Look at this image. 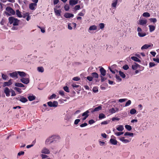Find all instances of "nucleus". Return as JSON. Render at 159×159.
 Returning a JSON list of instances; mask_svg holds the SVG:
<instances>
[{
	"mask_svg": "<svg viewBox=\"0 0 159 159\" xmlns=\"http://www.w3.org/2000/svg\"><path fill=\"white\" fill-rule=\"evenodd\" d=\"M9 23L10 24H13V26L18 25L20 20L13 16H11L8 18Z\"/></svg>",
	"mask_w": 159,
	"mask_h": 159,
	"instance_id": "nucleus-1",
	"label": "nucleus"
},
{
	"mask_svg": "<svg viewBox=\"0 0 159 159\" xmlns=\"http://www.w3.org/2000/svg\"><path fill=\"white\" fill-rule=\"evenodd\" d=\"M47 104L50 107H57L58 105V102L56 101H54L52 102L51 101L48 102Z\"/></svg>",
	"mask_w": 159,
	"mask_h": 159,
	"instance_id": "nucleus-4",
	"label": "nucleus"
},
{
	"mask_svg": "<svg viewBox=\"0 0 159 159\" xmlns=\"http://www.w3.org/2000/svg\"><path fill=\"white\" fill-rule=\"evenodd\" d=\"M124 133L123 132H116L115 134L117 136H120L121 134H122Z\"/></svg>",
	"mask_w": 159,
	"mask_h": 159,
	"instance_id": "nucleus-56",
	"label": "nucleus"
},
{
	"mask_svg": "<svg viewBox=\"0 0 159 159\" xmlns=\"http://www.w3.org/2000/svg\"><path fill=\"white\" fill-rule=\"evenodd\" d=\"M5 21H6V19L5 18H3L2 19L1 21L0 22V24L2 25H3L5 24Z\"/></svg>",
	"mask_w": 159,
	"mask_h": 159,
	"instance_id": "nucleus-43",
	"label": "nucleus"
},
{
	"mask_svg": "<svg viewBox=\"0 0 159 159\" xmlns=\"http://www.w3.org/2000/svg\"><path fill=\"white\" fill-rule=\"evenodd\" d=\"M64 9L65 11H68L69 9V7L68 5H66L64 6Z\"/></svg>",
	"mask_w": 159,
	"mask_h": 159,
	"instance_id": "nucleus-52",
	"label": "nucleus"
},
{
	"mask_svg": "<svg viewBox=\"0 0 159 159\" xmlns=\"http://www.w3.org/2000/svg\"><path fill=\"white\" fill-rule=\"evenodd\" d=\"M134 135V134L132 133H129V132H126L125 134V136H133Z\"/></svg>",
	"mask_w": 159,
	"mask_h": 159,
	"instance_id": "nucleus-39",
	"label": "nucleus"
},
{
	"mask_svg": "<svg viewBox=\"0 0 159 159\" xmlns=\"http://www.w3.org/2000/svg\"><path fill=\"white\" fill-rule=\"evenodd\" d=\"M10 75L12 77H16L17 78V73L16 72H13L12 73H10Z\"/></svg>",
	"mask_w": 159,
	"mask_h": 159,
	"instance_id": "nucleus-23",
	"label": "nucleus"
},
{
	"mask_svg": "<svg viewBox=\"0 0 159 159\" xmlns=\"http://www.w3.org/2000/svg\"><path fill=\"white\" fill-rule=\"evenodd\" d=\"M87 125H88V124L87 123H84L81 124L80 125V126L81 127H85V126H87Z\"/></svg>",
	"mask_w": 159,
	"mask_h": 159,
	"instance_id": "nucleus-64",
	"label": "nucleus"
},
{
	"mask_svg": "<svg viewBox=\"0 0 159 159\" xmlns=\"http://www.w3.org/2000/svg\"><path fill=\"white\" fill-rule=\"evenodd\" d=\"M35 98L36 97L35 96L33 95H29L28 97V98L29 100L30 101H31L34 100L35 99Z\"/></svg>",
	"mask_w": 159,
	"mask_h": 159,
	"instance_id": "nucleus-19",
	"label": "nucleus"
},
{
	"mask_svg": "<svg viewBox=\"0 0 159 159\" xmlns=\"http://www.w3.org/2000/svg\"><path fill=\"white\" fill-rule=\"evenodd\" d=\"M59 139V136H58L53 135L46 139V143L47 144H50L54 141H57Z\"/></svg>",
	"mask_w": 159,
	"mask_h": 159,
	"instance_id": "nucleus-3",
	"label": "nucleus"
},
{
	"mask_svg": "<svg viewBox=\"0 0 159 159\" xmlns=\"http://www.w3.org/2000/svg\"><path fill=\"white\" fill-rule=\"evenodd\" d=\"M63 89H64V90L66 92H68V93L70 91L69 90V88L67 86H66L64 87H63Z\"/></svg>",
	"mask_w": 159,
	"mask_h": 159,
	"instance_id": "nucleus-47",
	"label": "nucleus"
},
{
	"mask_svg": "<svg viewBox=\"0 0 159 159\" xmlns=\"http://www.w3.org/2000/svg\"><path fill=\"white\" fill-rule=\"evenodd\" d=\"M138 34L139 36L140 37H144L146 35L145 33H142L140 32H139Z\"/></svg>",
	"mask_w": 159,
	"mask_h": 159,
	"instance_id": "nucleus-41",
	"label": "nucleus"
},
{
	"mask_svg": "<svg viewBox=\"0 0 159 159\" xmlns=\"http://www.w3.org/2000/svg\"><path fill=\"white\" fill-rule=\"evenodd\" d=\"M64 92L62 90H60L59 92V94L61 95L62 96H64Z\"/></svg>",
	"mask_w": 159,
	"mask_h": 159,
	"instance_id": "nucleus-62",
	"label": "nucleus"
},
{
	"mask_svg": "<svg viewBox=\"0 0 159 159\" xmlns=\"http://www.w3.org/2000/svg\"><path fill=\"white\" fill-rule=\"evenodd\" d=\"M37 6V4L32 3L29 4V8L30 9L32 10H34L35 9Z\"/></svg>",
	"mask_w": 159,
	"mask_h": 159,
	"instance_id": "nucleus-6",
	"label": "nucleus"
},
{
	"mask_svg": "<svg viewBox=\"0 0 159 159\" xmlns=\"http://www.w3.org/2000/svg\"><path fill=\"white\" fill-rule=\"evenodd\" d=\"M93 91L94 93H96L98 91L97 87H94L93 89Z\"/></svg>",
	"mask_w": 159,
	"mask_h": 159,
	"instance_id": "nucleus-48",
	"label": "nucleus"
},
{
	"mask_svg": "<svg viewBox=\"0 0 159 159\" xmlns=\"http://www.w3.org/2000/svg\"><path fill=\"white\" fill-rule=\"evenodd\" d=\"M80 121V120L79 119H76L75 120L74 122V124L77 125L78 124L79 122Z\"/></svg>",
	"mask_w": 159,
	"mask_h": 159,
	"instance_id": "nucleus-60",
	"label": "nucleus"
},
{
	"mask_svg": "<svg viewBox=\"0 0 159 159\" xmlns=\"http://www.w3.org/2000/svg\"><path fill=\"white\" fill-rule=\"evenodd\" d=\"M16 15L19 17H21L22 16L21 14V12L18 9L16 10Z\"/></svg>",
	"mask_w": 159,
	"mask_h": 159,
	"instance_id": "nucleus-27",
	"label": "nucleus"
},
{
	"mask_svg": "<svg viewBox=\"0 0 159 159\" xmlns=\"http://www.w3.org/2000/svg\"><path fill=\"white\" fill-rule=\"evenodd\" d=\"M2 78L4 80H6L8 78V76L6 75H5L3 74H2Z\"/></svg>",
	"mask_w": 159,
	"mask_h": 159,
	"instance_id": "nucleus-44",
	"label": "nucleus"
},
{
	"mask_svg": "<svg viewBox=\"0 0 159 159\" xmlns=\"http://www.w3.org/2000/svg\"><path fill=\"white\" fill-rule=\"evenodd\" d=\"M110 142L111 144L114 145H116L117 143V141L116 139H110Z\"/></svg>",
	"mask_w": 159,
	"mask_h": 159,
	"instance_id": "nucleus-18",
	"label": "nucleus"
},
{
	"mask_svg": "<svg viewBox=\"0 0 159 159\" xmlns=\"http://www.w3.org/2000/svg\"><path fill=\"white\" fill-rule=\"evenodd\" d=\"M87 79L89 81H91L92 80L93 78L91 76H88L87 77Z\"/></svg>",
	"mask_w": 159,
	"mask_h": 159,
	"instance_id": "nucleus-54",
	"label": "nucleus"
},
{
	"mask_svg": "<svg viewBox=\"0 0 159 159\" xmlns=\"http://www.w3.org/2000/svg\"><path fill=\"white\" fill-rule=\"evenodd\" d=\"M119 73L120 75L123 78H125V75L121 71H119Z\"/></svg>",
	"mask_w": 159,
	"mask_h": 159,
	"instance_id": "nucleus-36",
	"label": "nucleus"
},
{
	"mask_svg": "<svg viewBox=\"0 0 159 159\" xmlns=\"http://www.w3.org/2000/svg\"><path fill=\"white\" fill-rule=\"evenodd\" d=\"M103 76H101V82H104L105 80L107 79L106 78H105V77H104Z\"/></svg>",
	"mask_w": 159,
	"mask_h": 159,
	"instance_id": "nucleus-59",
	"label": "nucleus"
},
{
	"mask_svg": "<svg viewBox=\"0 0 159 159\" xmlns=\"http://www.w3.org/2000/svg\"><path fill=\"white\" fill-rule=\"evenodd\" d=\"M120 140L125 143H127L129 142V140L128 139H125L124 137H122L120 138Z\"/></svg>",
	"mask_w": 159,
	"mask_h": 159,
	"instance_id": "nucleus-29",
	"label": "nucleus"
},
{
	"mask_svg": "<svg viewBox=\"0 0 159 159\" xmlns=\"http://www.w3.org/2000/svg\"><path fill=\"white\" fill-rule=\"evenodd\" d=\"M117 129H124V126L123 125H119L116 128Z\"/></svg>",
	"mask_w": 159,
	"mask_h": 159,
	"instance_id": "nucleus-42",
	"label": "nucleus"
},
{
	"mask_svg": "<svg viewBox=\"0 0 159 159\" xmlns=\"http://www.w3.org/2000/svg\"><path fill=\"white\" fill-rule=\"evenodd\" d=\"M56 95L55 94H53L51 96H50L49 98V99H53V98H55L56 97Z\"/></svg>",
	"mask_w": 159,
	"mask_h": 159,
	"instance_id": "nucleus-61",
	"label": "nucleus"
},
{
	"mask_svg": "<svg viewBox=\"0 0 159 159\" xmlns=\"http://www.w3.org/2000/svg\"><path fill=\"white\" fill-rule=\"evenodd\" d=\"M136 112V110L134 108L130 110V113L131 114H135Z\"/></svg>",
	"mask_w": 159,
	"mask_h": 159,
	"instance_id": "nucleus-37",
	"label": "nucleus"
},
{
	"mask_svg": "<svg viewBox=\"0 0 159 159\" xmlns=\"http://www.w3.org/2000/svg\"><path fill=\"white\" fill-rule=\"evenodd\" d=\"M21 81L24 84H27L30 82L28 78H22L20 79Z\"/></svg>",
	"mask_w": 159,
	"mask_h": 159,
	"instance_id": "nucleus-9",
	"label": "nucleus"
},
{
	"mask_svg": "<svg viewBox=\"0 0 159 159\" xmlns=\"http://www.w3.org/2000/svg\"><path fill=\"white\" fill-rule=\"evenodd\" d=\"M20 101L23 103L26 102L28 101L27 99L25 97H21L19 100Z\"/></svg>",
	"mask_w": 159,
	"mask_h": 159,
	"instance_id": "nucleus-22",
	"label": "nucleus"
},
{
	"mask_svg": "<svg viewBox=\"0 0 159 159\" xmlns=\"http://www.w3.org/2000/svg\"><path fill=\"white\" fill-rule=\"evenodd\" d=\"M149 67L151 68L153 66H154L156 65V64L154 63L150 62L149 63Z\"/></svg>",
	"mask_w": 159,
	"mask_h": 159,
	"instance_id": "nucleus-49",
	"label": "nucleus"
},
{
	"mask_svg": "<svg viewBox=\"0 0 159 159\" xmlns=\"http://www.w3.org/2000/svg\"><path fill=\"white\" fill-rule=\"evenodd\" d=\"M125 128L127 129H132V127L131 126L128 125H126L125 126Z\"/></svg>",
	"mask_w": 159,
	"mask_h": 159,
	"instance_id": "nucleus-53",
	"label": "nucleus"
},
{
	"mask_svg": "<svg viewBox=\"0 0 159 159\" xmlns=\"http://www.w3.org/2000/svg\"><path fill=\"white\" fill-rule=\"evenodd\" d=\"M102 107L101 106H99L98 107L95 108L94 109H90L89 110H90L91 112H93L95 111H98L99 110H101Z\"/></svg>",
	"mask_w": 159,
	"mask_h": 159,
	"instance_id": "nucleus-8",
	"label": "nucleus"
},
{
	"mask_svg": "<svg viewBox=\"0 0 159 159\" xmlns=\"http://www.w3.org/2000/svg\"><path fill=\"white\" fill-rule=\"evenodd\" d=\"M99 70L101 74L102 75L101 76H104L106 74V70L104 68L102 67Z\"/></svg>",
	"mask_w": 159,
	"mask_h": 159,
	"instance_id": "nucleus-11",
	"label": "nucleus"
},
{
	"mask_svg": "<svg viewBox=\"0 0 159 159\" xmlns=\"http://www.w3.org/2000/svg\"><path fill=\"white\" fill-rule=\"evenodd\" d=\"M97 29V27L95 25H93L90 26L89 28V30H95Z\"/></svg>",
	"mask_w": 159,
	"mask_h": 159,
	"instance_id": "nucleus-30",
	"label": "nucleus"
},
{
	"mask_svg": "<svg viewBox=\"0 0 159 159\" xmlns=\"http://www.w3.org/2000/svg\"><path fill=\"white\" fill-rule=\"evenodd\" d=\"M24 153L25 152H24L21 151L18 153L17 155L18 156H20L21 155H24Z\"/></svg>",
	"mask_w": 159,
	"mask_h": 159,
	"instance_id": "nucleus-63",
	"label": "nucleus"
},
{
	"mask_svg": "<svg viewBox=\"0 0 159 159\" xmlns=\"http://www.w3.org/2000/svg\"><path fill=\"white\" fill-rule=\"evenodd\" d=\"M54 11L55 15L57 16H61V10H57L56 9L54 8Z\"/></svg>",
	"mask_w": 159,
	"mask_h": 159,
	"instance_id": "nucleus-15",
	"label": "nucleus"
},
{
	"mask_svg": "<svg viewBox=\"0 0 159 159\" xmlns=\"http://www.w3.org/2000/svg\"><path fill=\"white\" fill-rule=\"evenodd\" d=\"M18 74L21 77H25L26 76V74L23 71H17Z\"/></svg>",
	"mask_w": 159,
	"mask_h": 159,
	"instance_id": "nucleus-21",
	"label": "nucleus"
},
{
	"mask_svg": "<svg viewBox=\"0 0 159 159\" xmlns=\"http://www.w3.org/2000/svg\"><path fill=\"white\" fill-rule=\"evenodd\" d=\"M106 117L105 115L103 113H100L99 114L98 118L99 119H101Z\"/></svg>",
	"mask_w": 159,
	"mask_h": 159,
	"instance_id": "nucleus-33",
	"label": "nucleus"
},
{
	"mask_svg": "<svg viewBox=\"0 0 159 159\" xmlns=\"http://www.w3.org/2000/svg\"><path fill=\"white\" fill-rule=\"evenodd\" d=\"M131 59L132 60L134 61L139 62V63L141 62V61L140 59H139L137 57H131Z\"/></svg>",
	"mask_w": 159,
	"mask_h": 159,
	"instance_id": "nucleus-20",
	"label": "nucleus"
},
{
	"mask_svg": "<svg viewBox=\"0 0 159 159\" xmlns=\"http://www.w3.org/2000/svg\"><path fill=\"white\" fill-rule=\"evenodd\" d=\"M139 24L140 25H144L147 23V20L140 19L139 20Z\"/></svg>",
	"mask_w": 159,
	"mask_h": 159,
	"instance_id": "nucleus-16",
	"label": "nucleus"
},
{
	"mask_svg": "<svg viewBox=\"0 0 159 159\" xmlns=\"http://www.w3.org/2000/svg\"><path fill=\"white\" fill-rule=\"evenodd\" d=\"M99 26L100 28L101 29H102L104 28V24L103 23H100L99 24Z\"/></svg>",
	"mask_w": 159,
	"mask_h": 159,
	"instance_id": "nucleus-46",
	"label": "nucleus"
},
{
	"mask_svg": "<svg viewBox=\"0 0 159 159\" xmlns=\"http://www.w3.org/2000/svg\"><path fill=\"white\" fill-rule=\"evenodd\" d=\"M64 16L66 18H70L74 16V14L71 13H66L64 14Z\"/></svg>",
	"mask_w": 159,
	"mask_h": 159,
	"instance_id": "nucleus-14",
	"label": "nucleus"
},
{
	"mask_svg": "<svg viewBox=\"0 0 159 159\" xmlns=\"http://www.w3.org/2000/svg\"><path fill=\"white\" fill-rule=\"evenodd\" d=\"M110 111L112 113H115L116 112L114 108H112L111 109H110Z\"/></svg>",
	"mask_w": 159,
	"mask_h": 159,
	"instance_id": "nucleus-55",
	"label": "nucleus"
},
{
	"mask_svg": "<svg viewBox=\"0 0 159 159\" xmlns=\"http://www.w3.org/2000/svg\"><path fill=\"white\" fill-rule=\"evenodd\" d=\"M92 75L93 78H98V74L96 72H93L92 73Z\"/></svg>",
	"mask_w": 159,
	"mask_h": 159,
	"instance_id": "nucleus-31",
	"label": "nucleus"
},
{
	"mask_svg": "<svg viewBox=\"0 0 159 159\" xmlns=\"http://www.w3.org/2000/svg\"><path fill=\"white\" fill-rule=\"evenodd\" d=\"M117 2V0H113V2L111 4L112 7H116Z\"/></svg>",
	"mask_w": 159,
	"mask_h": 159,
	"instance_id": "nucleus-25",
	"label": "nucleus"
},
{
	"mask_svg": "<svg viewBox=\"0 0 159 159\" xmlns=\"http://www.w3.org/2000/svg\"><path fill=\"white\" fill-rule=\"evenodd\" d=\"M122 68L123 69L126 70L129 68V67L127 65H125L123 66Z\"/></svg>",
	"mask_w": 159,
	"mask_h": 159,
	"instance_id": "nucleus-51",
	"label": "nucleus"
},
{
	"mask_svg": "<svg viewBox=\"0 0 159 159\" xmlns=\"http://www.w3.org/2000/svg\"><path fill=\"white\" fill-rule=\"evenodd\" d=\"M127 100V99L125 98V99H119V102H125Z\"/></svg>",
	"mask_w": 159,
	"mask_h": 159,
	"instance_id": "nucleus-57",
	"label": "nucleus"
},
{
	"mask_svg": "<svg viewBox=\"0 0 159 159\" xmlns=\"http://www.w3.org/2000/svg\"><path fill=\"white\" fill-rule=\"evenodd\" d=\"M14 89L18 92L20 93H21L22 92L21 90V89L19 88L15 87L14 88Z\"/></svg>",
	"mask_w": 159,
	"mask_h": 159,
	"instance_id": "nucleus-40",
	"label": "nucleus"
},
{
	"mask_svg": "<svg viewBox=\"0 0 159 159\" xmlns=\"http://www.w3.org/2000/svg\"><path fill=\"white\" fill-rule=\"evenodd\" d=\"M80 78L78 77H74L72 80L74 81H78L80 80Z\"/></svg>",
	"mask_w": 159,
	"mask_h": 159,
	"instance_id": "nucleus-50",
	"label": "nucleus"
},
{
	"mask_svg": "<svg viewBox=\"0 0 159 159\" xmlns=\"http://www.w3.org/2000/svg\"><path fill=\"white\" fill-rule=\"evenodd\" d=\"M37 69L39 72H43L44 70V68L43 67H38Z\"/></svg>",
	"mask_w": 159,
	"mask_h": 159,
	"instance_id": "nucleus-35",
	"label": "nucleus"
},
{
	"mask_svg": "<svg viewBox=\"0 0 159 159\" xmlns=\"http://www.w3.org/2000/svg\"><path fill=\"white\" fill-rule=\"evenodd\" d=\"M150 21L151 22L156 23L157 21V20L155 18H151L149 19Z\"/></svg>",
	"mask_w": 159,
	"mask_h": 159,
	"instance_id": "nucleus-38",
	"label": "nucleus"
},
{
	"mask_svg": "<svg viewBox=\"0 0 159 159\" xmlns=\"http://www.w3.org/2000/svg\"><path fill=\"white\" fill-rule=\"evenodd\" d=\"M11 80V79H10L9 80L8 82H4L3 83V87H5L6 86H9L10 85H11L12 84Z\"/></svg>",
	"mask_w": 159,
	"mask_h": 159,
	"instance_id": "nucleus-12",
	"label": "nucleus"
},
{
	"mask_svg": "<svg viewBox=\"0 0 159 159\" xmlns=\"http://www.w3.org/2000/svg\"><path fill=\"white\" fill-rule=\"evenodd\" d=\"M151 46V45H150L146 44L143 45L142 47H141V49L142 50H143L144 49H146L148 48L149 47H150Z\"/></svg>",
	"mask_w": 159,
	"mask_h": 159,
	"instance_id": "nucleus-26",
	"label": "nucleus"
},
{
	"mask_svg": "<svg viewBox=\"0 0 159 159\" xmlns=\"http://www.w3.org/2000/svg\"><path fill=\"white\" fill-rule=\"evenodd\" d=\"M149 28V30L150 32H152L155 29V27L154 25H150L148 26Z\"/></svg>",
	"mask_w": 159,
	"mask_h": 159,
	"instance_id": "nucleus-24",
	"label": "nucleus"
},
{
	"mask_svg": "<svg viewBox=\"0 0 159 159\" xmlns=\"http://www.w3.org/2000/svg\"><path fill=\"white\" fill-rule=\"evenodd\" d=\"M80 5H77L75 7L74 9L75 10H77L80 9Z\"/></svg>",
	"mask_w": 159,
	"mask_h": 159,
	"instance_id": "nucleus-58",
	"label": "nucleus"
},
{
	"mask_svg": "<svg viewBox=\"0 0 159 159\" xmlns=\"http://www.w3.org/2000/svg\"><path fill=\"white\" fill-rule=\"evenodd\" d=\"M41 152L45 154H49L50 152L49 150L46 148H43L41 151Z\"/></svg>",
	"mask_w": 159,
	"mask_h": 159,
	"instance_id": "nucleus-10",
	"label": "nucleus"
},
{
	"mask_svg": "<svg viewBox=\"0 0 159 159\" xmlns=\"http://www.w3.org/2000/svg\"><path fill=\"white\" fill-rule=\"evenodd\" d=\"M89 111H90V110H89V109L82 114V116H84L83 118V120H85L89 116V115L88 114L89 113Z\"/></svg>",
	"mask_w": 159,
	"mask_h": 159,
	"instance_id": "nucleus-5",
	"label": "nucleus"
},
{
	"mask_svg": "<svg viewBox=\"0 0 159 159\" xmlns=\"http://www.w3.org/2000/svg\"><path fill=\"white\" fill-rule=\"evenodd\" d=\"M6 11H5L4 13L7 16L14 15L15 14V11L11 7H7L6 8Z\"/></svg>",
	"mask_w": 159,
	"mask_h": 159,
	"instance_id": "nucleus-2",
	"label": "nucleus"
},
{
	"mask_svg": "<svg viewBox=\"0 0 159 159\" xmlns=\"http://www.w3.org/2000/svg\"><path fill=\"white\" fill-rule=\"evenodd\" d=\"M141 66L137 64L136 63H134V64L132 65V68L134 70H135L137 69L138 67H140ZM142 69L143 70L144 68V67L142 66Z\"/></svg>",
	"mask_w": 159,
	"mask_h": 159,
	"instance_id": "nucleus-7",
	"label": "nucleus"
},
{
	"mask_svg": "<svg viewBox=\"0 0 159 159\" xmlns=\"http://www.w3.org/2000/svg\"><path fill=\"white\" fill-rule=\"evenodd\" d=\"M78 2V0H70L69 1L70 5L71 6L75 5Z\"/></svg>",
	"mask_w": 159,
	"mask_h": 159,
	"instance_id": "nucleus-13",
	"label": "nucleus"
},
{
	"mask_svg": "<svg viewBox=\"0 0 159 159\" xmlns=\"http://www.w3.org/2000/svg\"><path fill=\"white\" fill-rule=\"evenodd\" d=\"M85 12V10H83L81 12H80L78 14V15L80 16H84Z\"/></svg>",
	"mask_w": 159,
	"mask_h": 159,
	"instance_id": "nucleus-32",
	"label": "nucleus"
},
{
	"mask_svg": "<svg viewBox=\"0 0 159 159\" xmlns=\"http://www.w3.org/2000/svg\"><path fill=\"white\" fill-rule=\"evenodd\" d=\"M131 100H129L125 103V107H127L129 105L131 104Z\"/></svg>",
	"mask_w": 159,
	"mask_h": 159,
	"instance_id": "nucleus-45",
	"label": "nucleus"
},
{
	"mask_svg": "<svg viewBox=\"0 0 159 159\" xmlns=\"http://www.w3.org/2000/svg\"><path fill=\"white\" fill-rule=\"evenodd\" d=\"M150 16V14L147 12H144L143 14V16L145 17H149Z\"/></svg>",
	"mask_w": 159,
	"mask_h": 159,
	"instance_id": "nucleus-34",
	"label": "nucleus"
},
{
	"mask_svg": "<svg viewBox=\"0 0 159 159\" xmlns=\"http://www.w3.org/2000/svg\"><path fill=\"white\" fill-rule=\"evenodd\" d=\"M15 85L17 87H24V85L22 83H16L15 84Z\"/></svg>",
	"mask_w": 159,
	"mask_h": 159,
	"instance_id": "nucleus-28",
	"label": "nucleus"
},
{
	"mask_svg": "<svg viewBox=\"0 0 159 159\" xmlns=\"http://www.w3.org/2000/svg\"><path fill=\"white\" fill-rule=\"evenodd\" d=\"M4 93L6 94V96L8 97L10 95V90L9 88L7 87H6L4 90Z\"/></svg>",
	"mask_w": 159,
	"mask_h": 159,
	"instance_id": "nucleus-17",
	"label": "nucleus"
}]
</instances>
